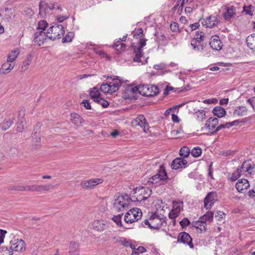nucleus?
<instances>
[{
	"label": "nucleus",
	"instance_id": "nucleus-1",
	"mask_svg": "<svg viewBox=\"0 0 255 255\" xmlns=\"http://www.w3.org/2000/svg\"><path fill=\"white\" fill-rule=\"evenodd\" d=\"M127 194L115 196L113 203L114 209L118 212H122L128 208L129 202L131 201Z\"/></svg>",
	"mask_w": 255,
	"mask_h": 255
},
{
	"label": "nucleus",
	"instance_id": "nucleus-2",
	"mask_svg": "<svg viewBox=\"0 0 255 255\" xmlns=\"http://www.w3.org/2000/svg\"><path fill=\"white\" fill-rule=\"evenodd\" d=\"M65 32L62 25L56 24L50 26L47 30L46 36L51 40H55L61 38Z\"/></svg>",
	"mask_w": 255,
	"mask_h": 255
},
{
	"label": "nucleus",
	"instance_id": "nucleus-3",
	"mask_svg": "<svg viewBox=\"0 0 255 255\" xmlns=\"http://www.w3.org/2000/svg\"><path fill=\"white\" fill-rule=\"evenodd\" d=\"M151 192V190L148 187L136 188L134 190V194L136 195L132 196L130 199L133 202L144 201L150 197Z\"/></svg>",
	"mask_w": 255,
	"mask_h": 255
},
{
	"label": "nucleus",
	"instance_id": "nucleus-4",
	"mask_svg": "<svg viewBox=\"0 0 255 255\" xmlns=\"http://www.w3.org/2000/svg\"><path fill=\"white\" fill-rule=\"evenodd\" d=\"M146 41L147 40L146 39H140L138 43L136 44H133L131 45L133 52L135 54V56L133 59L134 61L137 62H141L140 59L142 55V48L145 46Z\"/></svg>",
	"mask_w": 255,
	"mask_h": 255
},
{
	"label": "nucleus",
	"instance_id": "nucleus-5",
	"mask_svg": "<svg viewBox=\"0 0 255 255\" xmlns=\"http://www.w3.org/2000/svg\"><path fill=\"white\" fill-rule=\"evenodd\" d=\"M140 89V94L146 97L154 96L159 93L158 87L154 85H141Z\"/></svg>",
	"mask_w": 255,
	"mask_h": 255
},
{
	"label": "nucleus",
	"instance_id": "nucleus-6",
	"mask_svg": "<svg viewBox=\"0 0 255 255\" xmlns=\"http://www.w3.org/2000/svg\"><path fill=\"white\" fill-rule=\"evenodd\" d=\"M168 179L167 173L163 165L160 166L158 172L150 179V182L152 183H157L161 181L167 183Z\"/></svg>",
	"mask_w": 255,
	"mask_h": 255
},
{
	"label": "nucleus",
	"instance_id": "nucleus-7",
	"mask_svg": "<svg viewBox=\"0 0 255 255\" xmlns=\"http://www.w3.org/2000/svg\"><path fill=\"white\" fill-rule=\"evenodd\" d=\"M165 217H161L157 213L155 212L152 214L149 218V220L151 221L152 229H159L163 224H166Z\"/></svg>",
	"mask_w": 255,
	"mask_h": 255
},
{
	"label": "nucleus",
	"instance_id": "nucleus-8",
	"mask_svg": "<svg viewBox=\"0 0 255 255\" xmlns=\"http://www.w3.org/2000/svg\"><path fill=\"white\" fill-rule=\"evenodd\" d=\"M197 37L193 38L191 41V45L195 51L202 50L203 46L201 44V42L204 40V33L202 31H197Z\"/></svg>",
	"mask_w": 255,
	"mask_h": 255
},
{
	"label": "nucleus",
	"instance_id": "nucleus-9",
	"mask_svg": "<svg viewBox=\"0 0 255 255\" xmlns=\"http://www.w3.org/2000/svg\"><path fill=\"white\" fill-rule=\"evenodd\" d=\"M131 124L133 126H139L144 131H146L149 129V125L146 121L144 116L142 115H139L137 118L134 119Z\"/></svg>",
	"mask_w": 255,
	"mask_h": 255
},
{
	"label": "nucleus",
	"instance_id": "nucleus-10",
	"mask_svg": "<svg viewBox=\"0 0 255 255\" xmlns=\"http://www.w3.org/2000/svg\"><path fill=\"white\" fill-rule=\"evenodd\" d=\"M9 246L12 253L13 251L22 252L25 246V242L21 239H14L10 241Z\"/></svg>",
	"mask_w": 255,
	"mask_h": 255
},
{
	"label": "nucleus",
	"instance_id": "nucleus-11",
	"mask_svg": "<svg viewBox=\"0 0 255 255\" xmlns=\"http://www.w3.org/2000/svg\"><path fill=\"white\" fill-rule=\"evenodd\" d=\"M217 200V195L215 192H211L208 193L204 200V207L207 210Z\"/></svg>",
	"mask_w": 255,
	"mask_h": 255
},
{
	"label": "nucleus",
	"instance_id": "nucleus-12",
	"mask_svg": "<svg viewBox=\"0 0 255 255\" xmlns=\"http://www.w3.org/2000/svg\"><path fill=\"white\" fill-rule=\"evenodd\" d=\"M177 242L182 243L184 244H186L191 248L192 249L194 247L192 243V239L189 234L186 232H181L179 233L178 238Z\"/></svg>",
	"mask_w": 255,
	"mask_h": 255
},
{
	"label": "nucleus",
	"instance_id": "nucleus-13",
	"mask_svg": "<svg viewBox=\"0 0 255 255\" xmlns=\"http://www.w3.org/2000/svg\"><path fill=\"white\" fill-rule=\"evenodd\" d=\"M103 180L101 178L91 179L83 181L81 185L84 188L87 189H92L95 186L102 183Z\"/></svg>",
	"mask_w": 255,
	"mask_h": 255
},
{
	"label": "nucleus",
	"instance_id": "nucleus-14",
	"mask_svg": "<svg viewBox=\"0 0 255 255\" xmlns=\"http://www.w3.org/2000/svg\"><path fill=\"white\" fill-rule=\"evenodd\" d=\"M187 165V161L181 157H177L174 159L171 164V168L173 169H178L179 168H185Z\"/></svg>",
	"mask_w": 255,
	"mask_h": 255
},
{
	"label": "nucleus",
	"instance_id": "nucleus-15",
	"mask_svg": "<svg viewBox=\"0 0 255 255\" xmlns=\"http://www.w3.org/2000/svg\"><path fill=\"white\" fill-rule=\"evenodd\" d=\"M33 36L34 41L38 46L43 44L44 40L47 38L46 33L43 31L36 32L34 34Z\"/></svg>",
	"mask_w": 255,
	"mask_h": 255
},
{
	"label": "nucleus",
	"instance_id": "nucleus-16",
	"mask_svg": "<svg viewBox=\"0 0 255 255\" xmlns=\"http://www.w3.org/2000/svg\"><path fill=\"white\" fill-rule=\"evenodd\" d=\"M209 44L210 47L215 50H220L222 49L223 46L219 37L217 35L211 37Z\"/></svg>",
	"mask_w": 255,
	"mask_h": 255
},
{
	"label": "nucleus",
	"instance_id": "nucleus-17",
	"mask_svg": "<svg viewBox=\"0 0 255 255\" xmlns=\"http://www.w3.org/2000/svg\"><path fill=\"white\" fill-rule=\"evenodd\" d=\"M121 84L122 82L119 79V77L114 78L113 79V81L110 82L109 83L111 93H113L119 90L120 87L121 86Z\"/></svg>",
	"mask_w": 255,
	"mask_h": 255
},
{
	"label": "nucleus",
	"instance_id": "nucleus-18",
	"mask_svg": "<svg viewBox=\"0 0 255 255\" xmlns=\"http://www.w3.org/2000/svg\"><path fill=\"white\" fill-rule=\"evenodd\" d=\"M250 186L249 181L247 179H242L239 180L236 184L237 190L239 192H243V190L247 189Z\"/></svg>",
	"mask_w": 255,
	"mask_h": 255
},
{
	"label": "nucleus",
	"instance_id": "nucleus-19",
	"mask_svg": "<svg viewBox=\"0 0 255 255\" xmlns=\"http://www.w3.org/2000/svg\"><path fill=\"white\" fill-rule=\"evenodd\" d=\"M79 244L74 241H71L69 245V255H79Z\"/></svg>",
	"mask_w": 255,
	"mask_h": 255
},
{
	"label": "nucleus",
	"instance_id": "nucleus-20",
	"mask_svg": "<svg viewBox=\"0 0 255 255\" xmlns=\"http://www.w3.org/2000/svg\"><path fill=\"white\" fill-rule=\"evenodd\" d=\"M94 229L96 230L101 232L106 229L107 225L104 221L95 220L92 224Z\"/></svg>",
	"mask_w": 255,
	"mask_h": 255
},
{
	"label": "nucleus",
	"instance_id": "nucleus-21",
	"mask_svg": "<svg viewBox=\"0 0 255 255\" xmlns=\"http://www.w3.org/2000/svg\"><path fill=\"white\" fill-rule=\"evenodd\" d=\"M236 14V9L233 6L226 8V11L223 14V16L226 20L231 19Z\"/></svg>",
	"mask_w": 255,
	"mask_h": 255
},
{
	"label": "nucleus",
	"instance_id": "nucleus-22",
	"mask_svg": "<svg viewBox=\"0 0 255 255\" xmlns=\"http://www.w3.org/2000/svg\"><path fill=\"white\" fill-rule=\"evenodd\" d=\"M219 19L216 16H209L206 18V25L209 28L216 26L219 23Z\"/></svg>",
	"mask_w": 255,
	"mask_h": 255
},
{
	"label": "nucleus",
	"instance_id": "nucleus-23",
	"mask_svg": "<svg viewBox=\"0 0 255 255\" xmlns=\"http://www.w3.org/2000/svg\"><path fill=\"white\" fill-rule=\"evenodd\" d=\"M14 67V64L10 63V62L6 61L4 62L0 70V73L3 74H6L9 73Z\"/></svg>",
	"mask_w": 255,
	"mask_h": 255
},
{
	"label": "nucleus",
	"instance_id": "nucleus-24",
	"mask_svg": "<svg viewBox=\"0 0 255 255\" xmlns=\"http://www.w3.org/2000/svg\"><path fill=\"white\" fill-rule=\"evenodd\" d=\"M218 120L216 118H210L206 122L205 127L209 130H213L218 124Z\"/></svg>",
	"mask_w": 255,
	"mask_h": 255
},
{
	"label": "nucleus",
	"instance_id": "nucleus-25",
	"mask_svg": "<svg viewBox=\"0 0 255 255\" xmlns=\"http://www.w3.org/2000/svg\"><path fill=\"white\" fill-rule=\"evenodd\" d=\"M212 112L215 116L219 118L224 117L226 114L225 109L220 106L215 107L213 109Z\"/></svg>",
	"mask_w": 255,
	"mask_h": 255
},
{
	"label": "nucleus",
	"instance_id": "nucleus-26",
	"mask_svg": "<svg viewBox=\"0 0 255 255\" xmlns=\"http://www.w3.org/2000/svg\"><path fill=\"white\" fill-rule=\"evenodd\" d=\"M214 213L212 211H208L204 215L200 217L201 222L206 223L207 222L211 223L213 220Z\"/></svg>",
	"mask_w": 255,
	"mask_h": 255
},
{
	"label": "nucleus",
	"instance_id": "nucleus-27",
	"mask_svg": "<svg viewBox=\"0 0 255 255\" xmlns=\"http://www.w3.org/2000/svg\"><path fill=\"white\" fill-rule=\"evenodd\" d=\"M129 214L133 215V219L135 221H138L142 217V212L140 209L138 208H133L128 211Z\"/></svg>",
	"mask_w": 255,
	"mask_h": 255
},
{
	"label": "nucleus",
	"instance_id": "nucleus-28",
	"mask_svg": "<svg viewBox=\"0 0 255 255\" xmlns=\"http://www.w3.org/2000/svg\"><path fill=\"white\" fill-rule=\"evenodd\" d=\"M248 46L252 50L255 51V33L248 36L246 39Z\"/></svg>",
	"mask_w": 255,
	"mask_h": 255
},
{
	"label": "nucleus",
	"instance_id": "nucleus-29",
	"mask_svg": "<svg viewBox=\"0 0 255 255\" xmlns=\"http://www.w3.org/2000/svg\"><path fill=\"white\" fill-rule=\"evenodd\" d=\"M71 120L75 125L80 124L83 123V118L77 113H72L71 114Z\"/></svg>",
	"mask_w": 255,
	"mask_h": 255
},
{
	"label": "nucleus",
	"instance_id": "nucleus-30",
	"mask_svg": "<svg viewBox=\"0 0 255 255\" xmlns=\"http://www.w3.org/2000/svg\"><path fill=\"white\" fill-rule=\"evenodd\" d=\"M32 59V56L31 54L27 55L25 59L24 60L23 64L21 66V70L23 71H26L31 62Z\"/></svg>",
	"mask_w": 255,
	"mask_h": 255
},
{
	"label": "nucleus",
	"instance_id": "nucleus-31",
	"mask_svg": "<svg viewBox=\"0 0 255 255\" xmlns=\"http://www.w3.org/2000/svg\"><path fill=\"white\" fill-rule=\"evenodd\" d=\"M247 111L248 109L246 107H238L234 110V115L238 116H243L246 115Z\"/></svg>",
	"mask_w": 255,
	"mask_h": 255
},
{
	"label": "nucleus",
	"instance_id": "nucleus-32",
	"mask_svg": "<svg viewBox=\"0 0 255 255\" xmlns=\"http://www.w3.org/2000/svg\"><path fill=\"white\" fill-rule=\"evenodd\" d=\"M92 99L94 102L100 104L103 107L107 108L109 106V103L101 98L100 96H92Z\"/></svg>",
	"mask_w": 255,
	"mask_h": 255
},
{
	"label": "nucleus",
	"instance_id": "nucleus-33",
	"mask_svg": "<svg viewBox=\"0 0 255 255\" xmlns=\"http://www.w3.org/2000/svg\"><path fill=\"white\" fill-rule=\"evenodd\" d=\"M254 169L255 166H252L248 162L245 161L243 163L240 169H241L242 171H245L246 172H248L249 174H252Z\"/></svg>",
	"mask_w": 255,
	"mask_h": 255
},
{
	"label": "nucleus",
	"instance_id": "nucleus-34",
	"mask_svg": "<svg viewBox=\"0 0 255 255\" xmlns=\"http://www.w3.org/2000/svg\"><path fill=\"white\" fill-rule=\"evenodd\" d=\"M19 54V51L18 50H12L7 56V61L10 62H13L16 59Z\"/></svg>",
	"mask_w": 255,
	"mask_h": 255
},
{
	"label": "nucleus",
	"instance_id": "nucleus-35",
	"mask_svg": "<svg viewBox=\"0 0 255 255\" xmlns=\"http://www.w3.org/2000/svg\"><path fill=\"white\" fill-rule=\"evenodd\" d=\"M191 151L189 148L187 146L182 147L179 151L180 155L183 158L187 157L190 154Z\"/></svg>",
	"mask_w": 255,
	"mask_h": 255
},
{
	"label": "nucleus",
	"instance_id": "nucleus-36",
	"mask_svg": "<svg viewBox=\"0 0 255 255\" xmlns=\"http://www.w3.org/2000/svg\"><path fill=\"white\" fill-rule=\"evenodd\" d=\"M123 214H119L117 216H114L113 217V220L117 224L118 226L123 227L125 229H129L128 227H124L122 223V217Z\"/></svg>",
	"mask_w": 255,
	"mask_h": 255
},
{
	"label": "nucleus",
	"instance_id": "nucleus-37",
	"mask_svg": "<svg viewBox=\"0 0 255 255\" xmlns=\"http://www.w3.org/2000/svg\"><path fill=\"white\" fill-rule=\"evenodd\" d=\"M194 115L197 117V119L200 122L203 121L205 119V112L204 110H198L194 113Z\"/></svg>",
	"mask_w": 255,
	"mask_h": 255
},
{
	"label": "nucleus",
	"instance_id": "nucleus-38",
	"mask_svg": "<svg viewBox=\"0 0 255 255\" xmlns=\"http://www.w3.org/2000/svg\"><path fill=\"white\" fill-rule=\"evenodd\" d=\"M190 153L193 157H198L201 155L202 149L199 147H195L191 150Z\"/></svg>",
	"mask_w": 255,
	"mask_h": 255
},
{
	"label": "nucleus",
	"instance_id": "nucleus-39",
	"mask_svg": "<svg viewBox=\"0 0 255 255\" xmlns=\"http://www.w3.org/2000/svg\"><path fill=\"white\" fill-rule=\"evenodd\" d=\"M242 172L241 169H237L236 171L232 173V176L230 177V180L232 181L237 180L240 177Z\"/></svg>",
	"mask_w": 255,
	"mask_h": 255
},
{
	"label": "nucleus",
	"instance_id": "nucleus-40",
	"mask_svg": "<svg viewBox=\"0 0 255 255\" xmlns=\"http://www.w3.org/2000/svg\"><path fill=\"white\" fill-rule=\"evenodd\" d=\"M74 34L73 32H69L67 33L66 36L62 38V41L63 43L70 42L72 41L74 37Z\"/></svg>",
	"mask_w": 255,
	"mask_h": 255
},
{
	"label": "nucleus",
	"instance_id": "nucleus-41",
	"mask_svg": "<svg viewBox=\"0 0 255 255\" xmlns=\"http://www.w3.org/2000/svg\"><path fill=\"white\" fill-rule=\"evenodd\" d=\"M254 11V7L251 5L248 6H244L242 12L245 13L246 14L250 15H253V12Z\"/></svg>",
	"mask_w": 255,
	"mask_h": 255
},
{
	"label": "nucleus",
	"instance_id": "nucleus-42",
	"mask_svg": "<svg viewBox=\"0 0 255 255\" xmlns=\"http://www.w3.org/2000/svg\"><path fill=\"white\" fill-rule=\"evenodd\" d=\"M25 119L23 117L19 118V122L17 124V131L22 132L24 126Z\"/></svg>",
	"mask_w": 255,
	"mask_h": 255
},
{
	"label": "nucleus",
	"instance_id": "nucleus-43",
	"mask_svg": "<svg viewBox=\"0 0 255 255\" xmlns=\"http://www.w3.org/2000/svg\"><path fill=\"white\" fill-rule=\"evenodd\" d=\"M141 85H139L138 87H137V86H128L127 89V91L128 92H130V93H131L132 94H135V93H138L140 94V86Z\"/></svg>",
	"mask_w": 255,
	"mask_h": 255
},
{
	"label": "nucleus",
	"instance_id": "nucleus-44",
	"mask_svg": "<svg viewBox=\"0 0 255 255\" xmlns=\"http://www.w3.org/2000/svg\"><path fill=\"white\" fill-rule=\"evenodd\" d=\"M48 25L47 22L45 20H40L38 22L37 30L38 31H44Z\"/></svg>",
	"mask_w": 255,
	"mask_h": 255
},
{
	"label": "nucleus",
	"instance_id": "nucleus-45",
	"mask_svg": "<svg viewBox=\"0 0 255 255\" xmlns=\"http://www.w3.org/2000/svg\"><path fill=\"white\" fill-rule=\"evenodd\" d=\"M52 186L51 185H37V192H40L43 191H49L52 188Z\"/></svg>",
	"mask_w": 255,
	"mask_h": 255
},
{
	"label": "nucleus",
	"instance_id": "nucleus-46",
	"mask_svg": "<svg viewBox=\"0 0 255 255\" xmlns=\"http://www.w3.org/2000/svg\"><path fill=\"white\" fill-rule=\"evenodd\" d=\"M124 221L126 223H132L135 221L133 219V215L129 214L128 211L126 214L125 216Z\"/></svg>",
	"mask_w": 255,
	"mask_h": 255
},
{
	"label": "nucleus",
	"instance_id": "nucleus-47",
	"mask_svg": "<svg viewBox=\"0 0 255 255\" xmlns=\"http://www.w3.org/2000/svg\"><path fill=\"white\" fill-rule=\"evenodd\" d=\"M12 124L13 121L12 120H9L8 121L4 122L1 126L2 129L6 130L12 125Z\"/></svg>",
	"mask_w": 255,
	"mask_h": 255
},
{
	"label": "nucleus",
	"instance_id": "nucleus-48",
	"mask_svg": "<svg viewBox=\"0 0 255 255\" xmlns=\"http://www.w3.org/2000/svg\"><path fill=\"white\" fill-rule=\"evenodd\" d=\"M100 90L104 93H111L109 83H103L100 87Z\"/></svg>",
	"mask_w": 255,
	"mask_h": 255
},
{
	"label": "nucleus",
	"instance_id": "nucleus-49",
	"mask_svg": "<svg viewBox=\"0 0 255 255\" xmlns=\"http://www.w3.org/2000/svg\"><path fill=\"white\" fill-rule=\"evenodd\" d=\"M183 202H181V203L177 202V201H173V210H175V211H177L178 212L180 213V211L181 210V204H182Z\"/></svg>",
	"mask_w": 255,
	"mask_h": 255
},
{
	"label": "nucleus",
	"instance_id": "nucleus-50",
	"mask_svg": "<svg viewBox=\"0 0 255 255\" xmlns=\"http://www.w3.org/2000/svg\"><path fill=\"white\" fill-rule=\"evenodd\" d=\"M18 155V149L15 147H11L9 150V156L14 157Z\"/></svg>",
	"mask_w": 255,
	"mask_h": 255
},
{
	"label": "nucleus",
	"instance_id": "nucleus-51",
	"mask_svg": "<svg viewBox=\"0 0 255 255\" xmlns=\"http://www.w3.org/2000/svg\"><path fill=\"white\" fill-rule=\"evenodd\" d=\"M118 46H120V49L121 50L125 49L126 48V45L125 43H121L120 41H118L117 43L114 44L113 47H114L117 50H119Z\"/></svg>",
	"mask_w": 255,
	"mask_h": 255
},
{
	"label": "nucleus",
	"instance_id": "nucleus-52",
	"mask_svg": "<svg viewBox=\"0 0 255 255\" xmlns=\"http://www.w3.org/2000/svg\"><path fill=\"white\" fill-rule=\"evenodd\" d=\"M190 224V222L187 218H184L181 221H180V225L183 228L187 227Z\"/></svg>",
	"mask_w": 255,
	"mask_h": 255
},
{
	"label": "nucleus",
	"instance_id": "nucleus-53",
	"mask_svg": "<svg viewBox=\"0 0 255 255\" xmlns=\"http://www.w3.org/2000/svg\"><path fill=\"white\" fill-rule=\"evenodd\" d=\"M81 105L83 106L87 110H91L92 109L91 103L89 100H84L81 103Z\"/></svg>",
	"mask_w": 255,
	"mask_h": 255
},
{
	"label": "nucleus",
	"instance_id": "nucleus-54",
	"mask_svg": "<svg viewBox=\"0 0 255 255\" xmlns=\"http://www.w3.org/2000/svg\"><path fill=\"white\" fill-rule=\"evenodd\" d=\"M179 212L172 210L169 213L168 217L171 219H174L178 216Z\"/></svg>",
	"mask_w": 255,
	"mask_h": 255
},
{
	"label": "nucleus",
	"instance_id": "nucleus-55",
	"mask_svg": "<svg viewBox=\"0 0 255 255\" xmlns=\"http://www.w3.org/2000/svg\"><path fill=\"white\" fill-rule=\"evenodd\" d=\"M47 10V7H44L41 2L39 4V14L41 16L45 15L46 11Z\"/></svg>",
	"mask_w": 255,
	"mask_h": 255
},
{
	"label": "nucleus",
	"instance_id": "nucleus-56",
	"mask_svg": "<svg viewBox=\"0 0 255 255\" xmlns=\"http://www.w3.org/2000/svg\"><path fill=\"white\" fill-rule=\"evenodd\" d=\"M204 224L203 222H201V220H200L199 221L194 222L192 223V227L195 228L197 230L199 229L200 226H202V224ZM205 225H207L206 223H204Z\"/></svg>",
	"mask_w": 255,
	"mask_h": 255
},
{
	"label": "nucleus",
	"instance_id": "nucleus-57",
	"mask_svg": "<svg viewBox=\"0 0 255 255\" xmlns=\"http://www.w3.org/2000/svg\"><path fill=\"white\" fill-rule=\"evenodd\" d=\"M125 239V238H124L120 237L118 236H115L113 238V241L115 243H119L122 245L123 242L124 241Z\"/></svg>",
	"mask_w": 255,
	"mask_h": 255
},
{
	"label": "nucleus",
	"instance_id": "nucleus-58",
	"mask_svg": "<svg viewBox=\"0 0 255 255\" xmlns=\"http://www.w3.org/2000/svg\"><path fill=\"white\" fill-rule=\"evenodd\" d=\"M225 216L224 213L222 211H217L215 214V217L217 218L218 221H221V220Z\"/></svg>",
	"mask_w": 255,
	"mask_h": 255
},
{
	"label": "nucleus",
	"instance_id": "nucleus-59",
	"mask_svg": "<svg viewBox=\"0 0 255 255\" xmlns=\"http://www.w3.org/2000/svg\"><path fill=\"white\" fill-rule=\"evenodd\" d=\"M90 95L92 99V96H100L101 94L96 88H94L93 90L90 91Z\"/></svg>",
	"mask_w": 255,
	"mask_h": 255
},
{
	"label": "nucleus",
	"instance_id": "nucleus-60",
	"mask_svg": "<svg viewBox=\"0 0 255 255\" xmlns=\"http://www.w3.org/2000/svg\"><path fill=\"white\" fill-rule=\"evenodd\" d=\"M6 233L7 232L5 230L1 229L0 230V244H1L2 243H3L4 238Z\"/></svg>",
	"mask_w": 255,
	"mask_h": 255
},
{
	"label": "nucleus",
	"instance_id": "nucleus-61",
	"mask_svg": "<svg viewBox=\"0 0 255 255\" xmlns=\"http://www.w3.org/2000/svg\"><path fill=\"white\" fill-rule=\"evenodd\" d=\"M247 102L252 106L253 109L255 110V97L249 99Z\"/></svg>",
	"mask_w": 255,
	"mask_h": 255
},
{
	"label": "nucleus",
	"instance_id": "nucleus-62",
	"mask_svg": "<svg viewBox=\"0 0 255 255\" xmlns=\"http://www.w3.org/2000/svg\"><path fill=\"white\" fill-rule=\"evenodd\" d=\"M226 128L225 124H221L216 128V129L214 131H213L212 132H211V134H215L218 131H219L220 130H221L223 128Z\"/></svg>",
	"mask_w": 255,
	"mask_h": 255
},
{
	"label": "nucleus",
	"instance_id": "nucleus-63",
	"mask_svg": "<svg viewBox=\"0 0 255 255\" xmlns=\"http://www.w3.org/2000/svg\"><path fill=\"white\" fill-rule=\"evenodd\" d=\"M206 226V225H205V224H203L202 226H200L199 229H198V230H197V232L198 233L201 234L203 232V231L205 232L207 230Z\"/></svg>",
	"mask_w": 255,
	"mask_h": 255
},
{
	"label": "nucleus",
	"instance_id": "nucleus-64",
	"mask_svg": "<svg viewBox=\"0 0 255 255\" xmlns=\"http://www.w3.org/2000/svg\"><path fill=\"white\" fill-rule=\"evenodd\" d=\"M178 24L176 22H173L170 24V28L172 31H176L178 29Z\"/></svg>",
	"mask_w": 255,
	"mask_h": 255
}]
</instances>
